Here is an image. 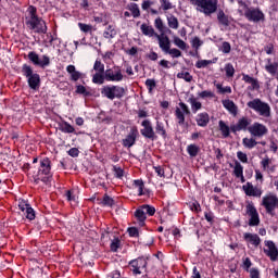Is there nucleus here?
Listing matches in <instances>:
<instances>
[{
    "label": "nucleus",
    "mask_w": 278,
    "mask_h": 278,
    "mask_svg": "<svg viewBox=\"0 0 278 278\" xmlns=\"http://www.w3.org/2000/svg\"><path fill=\"white\" fill-rule=\"evenodd\" d=\"M156 134H160V136H166V130L160 122L156 123Z\"/></svg>",
    "instance_id": "nucleus-59"
},
{
    "label": "nucleus",
    "mask_w": 278,
    "mask_h": 278,
    "mask_svg": "<svg viewBox=\"0 0 278 278\" xmlns=\"http://www.w3.org/2000/svg\"><path fill=\"white\" fill-rule=\"evenodd\" d=\"M243 190L248 197H262V190L257 187H253L251 182L243 185Z\"/></svg>",
    "instance_id": "nucleus-17"
},
{
    "label": "nucleus",
    "mask_w": 278,
    "mask_h": 278,
    "mask_svg": "<svg viewBox=\"0 0 278 278\" xmlns=\"http://www.w3.org/2000/svg\"><path fill=\"white\" fill-rule=\"evenodd\" d=\"M155 38L159 40V47L166 53L168 49L170 48V39H168V36L162 34V35H155Z\"/></svg>",
    "instance_id": "nucleus-18"
},
{
    "label": "nucleus",
    "mask_w": 278,
    "mask_h": 278,
    "mask_svg": "<svg viewBox=\"0 0 278 278\" xmlns=\"http://www.w3.org/2000/svg\"><path fill=\"white\" fill-rule=\"evenodd\" d=\"M78 27H79L80 31H84L85 34H88V31H92V25L79 23Z\"/></svg>",
    "instance_id": "nucleus-52"
},
{
    "label": "nucleus",
    "mask_w": 278,
    "mask_h": 278,
    "mask_svg": "<svg viewBox=\"0 0 278 278\" xmlns=\"http://www.w3.org/2000/svg\"><path fill=\"white\" fill-rule=\"evenodd\" d=\"M26 25H28L29 29H34L37 34H47V24L40 17L28 20Z\"/></svg>",
    "instance_id": "nucleus-7"
},
{
    "label": "nucleus",
    "mask_w": 278,
    "mask_h": 278,
    "mask_svg": "<svg viewBox=\"0 0 278 278\" xmlns=\"http://www.w3.org/2000/svg\"><path fill=\"white\" fill-rule=\"evenodd\" d=\"M61 131H63L64 134H73V132H75V128L71 124L65 122L61 126Z\"/></svg>",
    "instance_id": "nucleus-39"
},
{
    "label": "nucleus",
    "mask_w": 278,
    "mask_h": 278,
    "mask_svg": "<svg viewBox=\"0 0 278 278\" xmlns=\"http://www.w3.org/2000/svg\"><path fill=\"white\" fill-rule=\"evenodd\" d=\"M251 125V122L247 117H242L236 125L230 127L231 131L236 134L237 131H244Z\"/></svg>",
    "instance_id": "nucleus-16"
},
{
    "label": "nucleus",
    "mask_w": 278,
    "mask_h": 278,
    "mask_svg": "<svg viewBox=\"0 0 278 278\" xmlns=\"http://www.w3.org/2000/svg\"><path fill=\"white\" fill-rule=\"evenodd\" d=\"M174 45H176V47H178L179 49H186V41L179 37L174 38Z\"/></svg>",
    "instance_id": "nucleus-48"
},
{
    "label": "nucleus",
    "mask_w": 278,
    "mask_h": 278,
    "mask_svg": "<svg viewBox=\"0 0 278 278\" xmlns=\"http://www.w3.org/2000/svg\"><path fill=\"white\" fill-rule=\"evenodd\" d=\"M195 5L197 12H201L205 16H212L218 10V0H191Z\"/></svg>",
    "instance_id": "nucleus-1"
},
{
    "label": "nucleus",
    "mask_w": 278,
    "mask_h": 278,
    "mask_svg": "<svg viewBox=\"0 0 278 278\" xmlns=\"http://www.w3.org/2000/svg\"><path fill=\"white\" fill-rule=\"evenodd\" d=\"M200 99H214V92L211 90H204L198 94Z\"/></svg>",
    "instance_id": "nucleus-45"
},
{
    "label": "nucleus",
    "mask_w": 278,
    "mask_h": 278,
    "mask_svg": "<svg viewBox=\"0 0 278 278\" xmlns=\"http://www.w3.org/2000/svg\"><path fill=\"white\" fill-rule=\"evenodd\" d=\"M244 167H242V164L240 163H236L235 164V169H233V174H235V177H238L239 179H241L242 184H244Z\"/></svg>",
    "instance_id": "nucleus-26"
},
{
    "label": "nucleus",
    "mask_w": 278,
    "mask_h": 278,
    "mask_svg": "<svg viewBox=\"0 0 278 278\" xmlns=\"http://www.w3.org/2000/svg\"><path fill=\"white\" fill-rule=\"evenodd\" d=\"M134 186L137 188L139 197H142L144 190V182L142 180H134Z\"/></svg>",
    "instance_id": "nucleus-37"
},
{
    "label": "nucleus",
    "mask_w": 278,
    "mask_h": 278,
    "mask_svg": "<svg viewBox=\"0 0 278 278\" xmlns=\"http://www.w3.org/2000/svg\"><path fill=\"white\" fill-rule=\"evenodd\" d=\"M243 81H245V84H251V89L252 90H257L260 89V83L257 81V79L247 75V74H243Z\"/></svg>",
    "instance_id": "nucleus-24"
},
{
    "label": "nucleus",
    "mask_w": 278,
    "mask_h": 278,
    "mask_svg": "<svg viewBox=\"0 0 278 278\" xmlns=\"http://www.w3.org/2000/svg\"><path fill=\"white\" fill-rule=\"evenodd\" d=\"M189 102H190V104H191V110H192V112H193L194 114H197V112H199V110H201V108H202L201 102L197 101L195 98H190V99H189Z\"/></svg>",
    "instance_id": "nucleus-31"
},
{
    "label": "nucleus",
    "mask_w": 278,
    "mask_h": 278,
    "mask_svg": "<svg viewBox=\"0 0 278 278\" xmlns=\"http://www.w3.org/2000/svg\"><path fill=\"white\" fill-rule=\"evenodd\" d=\"M105 79L106 81H123V73L121 72V70H106Z\"/></svg>",
    "instance_id": "nucleus-15"
},
{
    "label": "nucleus",
    "mask_w": 278,
    "mask_h": 278,
    "mask_svg": "<svg viewBox=\"0 0 278 278\" xmlns=\"http://www.w3.org/2000/svg\"><path fill=\"white\" fill-rule=\"evenodd\" d=\"M243 240H245V242H248V244H252V247H254V249H257V247H260V244H262V239L260 238V236H257L255 233H251V232H244Z\"/></svg>",
    "instance_id": "nucleus-14"
},
{
    "label": "nucleus",
    "mask_w": 278,
    "mask_h": 278,
    "mask_svg": "<svg viewBox=\"0 0 278 278\" xmlns=\"http://www.w3.org/2000/svg\"><path fill=\"white\" fill-rule=\"evenodd\" d=\"M49 64H51V60L47 55H43L42 60L39 61V66H41V68H45V66H49Z\"/></svg>",
    "instance_id": "nucleus-55"
},
{
    "label": "nucleus",
    "mask_w": 278,
    "mask_h": 278,
    "mask_svg": "<svg viewBox=\"0 0 278 278\" xmlns=\"http://www.w3.org/2000/svg\"><path fill=\"white\" fill-rule=\"evenodd\" d=\"M141 31L144 36H150V38H152V36H155V29H153V27L147 25V24H142L141 25Z\"/></svg>",
    "instance_id": "nucleus-29"
},
{
    "label": "nucleus",
    "mask_w": 278,
    "mask_h": 278,
    "mask_svg": "<svg viewBox=\"0 0 278 278\" xmlns=\"http://www.w3.org/2000/svg\"><path fill=\"white\" fill-rule=\"evenodd\" d=\"M256 146H257V141H255V139L243 138V147H245V149H253Z\"/></svg>",
    "instance_id": "nucleus-32"
},
{
    "label": "nucleus",
    "mask_w": 278,
    "mask_h": 278,
    "mask_svg": "<svg viewBox=\"0 0 278 278\" xmlns=\"http://www.w3.org/2000/svg\"><path fill=\"white\" fill-rule=\"evenodd\" d=\"M138 136V130L132 129L130 134L123 140L124 147H134L136 144V137Z\"/></svg>",
    "instance_id": "nucleus-19"
},
{
    "label": "nucleus",
    "mask_w": 278,
    "mask_h": 278,
    "mask_svg": "<svg viewBox=\"0 0 278 278\" xmlns=\"http://www.w3.org/2000/svg\"><path fill=\"white\" fill-rule=\"evenodd\" d=\"M217 20L222 25H229V18L225 16V12L219 11L217 14Z\"/></svg>",
    "instance_id": "nucleus-41"
},
{
    "label": "nucleus",
    "mask_w": 278,
    "mask_h": 278,
    "mask_svg": "<svg viewBox=\"0 0 278 278\" xmlns=\"http://www.w3.org/2000/svg\"><path fill=\"white\" fill-rule=\"evenodd\" d=\"M219 131H222L224 138H229V126L223 121H219Z\"/></svg>",
    "instance_id": "nucleus-33"
},
{
    "label": "nucleus",
    "mask_w": 278,
    "mask_h": 278,
    "mask_svg": "<svg viewBox=\"0 0 278 278\" xmlns=\"http://www.w3.org/2000/svg\"><path fill=\"white\" fill-rule=\"evenodd\" d=\"M101 94L106 97V99L114 101V99H122V97H125V88L121 86H104L101 89Z\"/></svg>",
    "instance_id": "nucleus-4"
},
{
    "label": "nucleus",
    "mask_w": 278,
    "mask_h": 278,
    "mask_svg": "<svg viewBox=\"0 0 278 278\" xmlns=\"http://www.w3.org/2000/svg\"><path fill=\"white\" fill-rule=\"evenodd\" d=\"M93 71L103 74L105 73V65L101 63V61L97 60L93 64Z\"/></svg>",
    "instance_id": "nucleus-36"
},
{
    "label": "nucleus",
    "mask_w": 278,
    "mask_h": 278,
    "mask_svg": "<svg viewBox=\"0 0 278 278\" xmlns=\"http://www.w3.org/2000/svg\"><path fill=\"white\" fill-rule=\"evenodd\" d=\"M226 75L227 77H233V74L236 73V70L233 68V65L231 64H226L225 66Z\"/></svg>",
    "instance_id": "nucleus-49"
},
{
    "label": "nucleus",
    "mask_w": 278,
    "mask_h": 278,
    "mask_svg": "<svg viewBox=\"0 0 278 278\" xmlns=\"http://www.w3.org/2000/svg\"><path fill=\"white\" fill-rule=\"evenodd\" d=\"M22 73L24 77H27L28 86L31 88V90H38V88H40V75L34 74L31 66L27 64L23 65Z\"/></svg>",
    "instance_id": "nucleus-3"
},
{
    "label": "nucleus",
    "mask_w": 278,
    "mask_h": 278,
    "mask_svg": "<svg viewBox=\"0 0 278 278\" xmlns=\"http://www.w3.org/2000/svg\"><path fill=\"white\" fill-rule=\"evenodd\" d=\"M154 25L159 31H164V22H162V18L157 17L154 22Z\"/></svg>",
    "instance_id": "nucleus-58"
},
{
    "label": "nucleus",
    "mask_w": 278,
    "mask_h": 278,
    "mask_svg": "<svg viewBox=\"0 0 278 278\" xmlns=\"http://www.w3.org/2000/svg\"><path fill=\"white\" fill-rule=\"evenodd\" d=\"M28 60H30V62H33V64H35L36 66H39L40 64V56H38L36 52H29Z\"/></svg>",
    "instance_id": "nucleus-38"
},
{
    "label": "nucleus",
    "mask_w": 278,
    "mask_h": 278,
    "mask_svg": "<svg viewBox=\"0 0 278 278\" xmlns=\"http://www.w3.org/2000/svg\"><path fill=\"white\" fill-rule=\"evenodd\" d=\"M187 151L191 157H197V155H199V147H197V144L188 146Z\"/></svg>",
    "instance_id": "nucleus-35"
},
{
    "label": "nucleus",
    "mask_w": 278,
    "mask_h": 278,
    "mask_svg": "<svg viewBox=\"0 0 278 278\" xmlns=\"http://www.w3.org/2000/svg\"><path fill=\"white\" fill-rule=\"evenodd\" d=\"M178 79H185V81H192V75L188 72H180L177 74Z\"/></svg>",
    "instance_id": "nucleus-40"
},
{
    "label": "nucleus",
    "mask_w": 278,
    "mask_h": 278,
    "mask_svg": "<svg viewBox=\"0 0 278 278\" xmlns=\"http://www.w3.org/2000/svg\"><path fill=\"white\" fill-rule=\"evenodd\" d=\"M103 37L106 40H112V38L116 37V29L114 28V26L110 25L106 27V29L103 33Z\"/></svg>",
    "instance_id": "nucleus-27"
},
{
    "label": "nucleus",
    "mask_w": 278,
    "mask_h": 278,
    "mask_svg": "<svg viewBox=\"0 0 278 278\" xmlns=\"http://www.w3.org/2000/svg\"><path fill=\"white\" fill-rule=\"evenodd\" d=\"M219 94H231V87L229 86H226V87H223V85L220 84H215Z\"/></svg>",
    "instance_id": "nucleus-34"
},
{
    "label": "nucleus",
    "mask_w": 278,
    "mask_h": 278,
    "mask_svg": "<svg viewBox=\"0 0 278 278\" xmlns=\"http://www.w3.org/2000/svg\"><path fill=\"white\" fill-rule=\"evenodd\" d=\"M248 108H250V110H254V112L260 114V116H264L265 118L270 116V105L264 101H261L260 98L249 101Z\"/></svg>",
    "instance_id": "nucleus-2"
},
{
    "label": "nucleus",
    "mask_w": 278,
    "mask_h": 278,
    "mask_svg": "<svg viewBox=\"0 0 278 278\" xmlns=\"http://www.w3.org/2000/svg\"><path fill=\"white\" fill-rule=\"evenodd\" d=\"M265 247H267V249H264V253L267 255V257L270 258L271 262H277L278 250L275 242L265 241Z\"/></svg>",
    "instance_id": "nucleus-11"
},
{
    "label": "nucleus",
    "mask_w": 278,
    "mask_h": 278,
    "mask_svg": "<svg viewBox=\"0 0 278 278\" xmlns=\"http://www.w3.org/2000/svg\"><path fill=\"white\" fill-rule=\"evenodd\" d=\"M18 207L22 212H25L30 206H29V203H27V201L21 200L18 203Z\"/></svg>",
    "instance_id": "nucleus-61"
},
{
    "label": "nucleus",
    "mask_w": 278,
    "mask_h": 278,
    "mask_svg": "<svg viewBox=\"0 0 278 278\" xmlns=\"http://www.w3.org/2000/svg\"><path fill=\"white\" fill-rule=\"evenodd\" d=\"M201 45H203V41H201V39H199L198 37L193 38V40H192L193 49H199V47H201Z\"/></svg>",
    "instance_id": "nucleus-63"
},
{
    "label": "nucleus",
    "mask_w": 278,
    "mask_h": 278,
    "mask_svg": "<svg viewBox=\"0 0 278 278\" xmlns=\"http://www.w3.org/2000/svg\"><path fill=\"white\" fill-rule=\"evenodd\" d=\"M113 170H114V175H115V177H117V179H123V175H125V172L123 170V168H121L118 166H114Z\"/></svg>",
    "instance_id": "nucleus-51"
},
{
    "label": "nucleus",
    "mask_w": 278,
    "mask_h": 278,
    "mask_svg": "<svg viewBox=\"0 0 278 278\" xmlns=\"http://www.w3.org/2000/svg\"><path fill=\"white\" fill-rule=\"evenodd\" d=\"M146 86L149 88V91L151 92L153 88H155V80L154 79H147Z\"/></svg>",
    "instance_id": "nucleus-62"
},
{
    "label": "nucleus",
    "mask_w": 278,
    "mask_h": 278,
    "mask_svg": "<svg viewBox=\"0 0 278 278\" xmlns=\"http://www.w3.org/2000/svg\"><path fill=\"white\" fill-rule=\"evenodd\" d=\"M118 247H121V240L114 239L111 243V251L116 253L118 251Z\"/></svg>",
    "instance_id": "nucleus-57"
},
{
    "label": "nucleus",
    "mask_w": 278,
    "mask_h": 278,
    "mask_svg": "<svg viewBox=\"0 0 278 278\" xmlns=\"http://www.w3.org/2000/svg\"><path fill=\"white\" fill-rule=\"evenodd\" d=\"M222 51H223V53H230L231 45L229 42H227V41L223 42Z\"/></svg>",
    "instance_id": "nucleus-60"
},
{
    "label": "nucleus",
    "mask_w": 278,
    "mask_h": 278,
    "mask_svg": "<svg viewBox=\"0 0 278 278\" xmlns=\"http://www.w3.org/2000/svg\"><path fill=\"white\" fill-rule=\"evenodd\" d=\"M24 214H26V218H28V220H34V218H36V212L31 206H28Z\"/></svg>",
    "instance_id": "nucleus-44"
},
{
    "label": "nucleus",
    "mask_w": 278,
    "mask_h": 278,
    "mask_svg": "<svg viewBox=\"0 0 278 278\" xmlns=\"http://www.w3.org/2000/svg\"><path fill=\"white\" fill-rule=\"evenodd\" d=\"M223 105L230 114H238V106H236V103L231 100H224Z\"/></svg>",
    "instance_id": "nucleus-25"
},
{
    "label": "nucleus",
    "mask_w": 278,
    "mask_h": 278,
    "mask_svg": "<svg viewBox=\"0 0 278 278\" xmlns=\"http://www.w3.org/2000/svg\"><path fill=\"white\" fill-rule=\"evenodd\" d=\"M184 114H190V109H188V105L186 103L180 102L179 108L176 109V117L178 119L179 125H184L186 122V117Z\"/></svg>",
    "instance_id": "nucleus-13"
},
{
    "label": "nucleus",
    "mask_w": 278,
    "mask_h": 278,
    "mask_svg": "<svg viewBox=\"0 0 278 278\" xmlns=\"http://www.w3.org/2000/svg\"><path fill=\"white\" fill-rule=\"evenodd\" d=\"M210 64H214L212 60H200L197 62V68H205V66H210Z\"/></svg>",
    "instance_id": "nucleus-42"
},
{
    "label": "nucleus",
    "mask_w": 278,
    "mask_h": 278,
    "mask_svg": "<svg viewBox=\"0 0 278 278\" xmlns=\"http://www.w3.org/2000/svg\"><path fill=\"white\" fill-rule=\"evenodd\" d=\"M250 277L251 278H260V270H257L256 268L250 269Z\"/></svg>",
    "instance_id": "nucleus-64"
},
{
    "label": "nucleus",
    "mask_w": 278,
    "mask_h": 278,
    "mask_svg": "<svg viewBox=\"0 0 278 278\" xmlns=\"http://www.w3.org/2000/svg\"><path fill=\"white\" fill-rule=\"evenodd\" d=\"M102 205H106L108 207H112L114 205V199H112L110 195H104L102 200Z\"/></svg>",
    "instance_id": "nucleus-50"
},
{
    "label": "nucleus",
    "mask_w": 278,
    "mask_h": 278,
    "mask_svg": "<svg viewBox=\"0 0 278 278\" xmlns=\"http://www.w3.org/2000/svg\"><path fill=\"white\" fill-rule=\"evenodd\" d=\"M135 216L137 218V220H139L140 225H144V220H147V214L144 212V208H138L136 212H135Z\"/></svg>",
    "instance_id": "nucleus-28"
},
{
    "label": "nucleus",
    "mask_w": 278,
    "mask_h": 278,
    "mask_svg": "<svg viewBox=\"0 0 278 278\" xmlns=\"http://www.w3.org/2000/svg\"><path fill=\"white\" fill-rule=\"evenodd\" d=\"M130 12H131L134 18H137V16H140V9H138V4H132L130 7Z\"/></svg>",
    "instance_id": "nucleus-56"
},
{
    "label": "nucleus",
    "mask_w": 278,
    "mask_h": 278,
    "mask_svg": "<svg viewBox=\"0 0 278 278\" xmlns=\"http://www.w3.org/2000/svg\"><path fill=\"white\" fill-rule=\"evenodd\" d=\"M207 123H210V115L207 113H201L197 117V124L199 127H206Z\"/></svg>",
    "instance_id": "nucleus-23"
},
{
    "label": "nucleus",
    "mask_w": 278,
    "mask_h": 278,
    "mask_svg": "<svg viewBox=\"0 0 278 278\" xmlns=\"http://www.w3.org/2000/svg\"><path fill=\"white\" fill-rule=\"evenodd\" d=\"M141 207L146 212V214H149V216H153V214H155V207H153L151 205L146 204Z\"/></svg>",
    "instance_id": "nucleus-53"
},
{
    "label": "nucleus",
    "mask_w": 278,
    "mask_h": 278,
    "mask_svg": "<svg viewBox=\"0 0 278 278\" xmlns=\"http://www.w3.org/2000/svg\"><path fill=\"white\" fill-rule=\"evenodd\" d=\"M247 214L250 216V227H257V225H260V214L257 213V208H255L253 204H248Z\"/></svg>",
    "instance_id": "nucleus-9"
},
{
    "label": "nucleus",
    "mask_w": 278,
    "mask_h": 278,
    "mask_svg": "<svg viewBox=\"0 0 278 278\" xmlns=\"http://www.w3.org/2000/svg\"><path fill=\"white\" fill-rule=\"evenodd\" d=\"M165 53H168L172 55V58H181V51H179L177 48L168 49Z\"/></svg>",
    "instance_id": "nucleus-47"
},
{
    "label": "nucleus",
    "mask_w": 278,
    "mask_h": 278,
    "mask_svg": "<svg viewBox=\"0 0 278 278\" xmlns=\"http://www.w3.org/2000/svg\"><path fill=\"white\" fill-rule=\"evenodd\" d=\"M130 266L134 268L132 273L135 275H142L147 273V258L139 257L130 262Z\"/></svg>",
    "instance_id": "nucleus-8"
},
{
    "label": "nucleus",
    "mask_w": 278,
    "mask_h": 278,
    "mask_svg": "<svg viewBox=\"0 0 278 278\" xmlns=\"http://www.w3.org/2000/svg\"><path fill=\"white\" fill-rule=\"evenodd\" d=\"M244 16L248 18V21H252L253 23H260V21H264V13L257 9L247 8Z\"/></svg>",
    "instance_id": "nucleus-10"
},
{
    "label": "nucleus",
    "mask_w": 278,
    "mask_h": 278,
    "mask_svg": "<svg viewBox=\"0 0 278 278\" xmlns=\"http://www.w3.org/2000/svg\"><path fill=\"white\" fill-rule=\"evenodd\" d=\"M49 173H51V161H49V159H43L40 163L38 177L41 175H49Z\"/></svg>",
    "instance_id": "nucleus-20"
},
{
    "label": "nucleus",
    "mask_w": 278,
    "mask_h": 278,
    "mask_svg": "<svg viewBox=\"0 0 278 278\" xmlns=\"http://www.w3.org/2000/svg\"><path fill=\"white\" fill-rule=\"evenodd\" d=\"M263 207H265L266 213L273 216L275 214V210L278 207V198L275 193H268L263 197L262 203Z\"/></svg>",
    "instance_id": "nucleus-5"
},
{
    "label": "nucleus",
    "mask_w": 278,
    "mask_h": 278,
    "mask_svg": "<svg viewBox=\"0 0 278 278\" xmlns=\"http://www.w3.org/2000/svg\"><path fill=\"white\" fill-rule=\"evenodd\" d=\"M237 157L243 164H247V162H249V157L247 156V153H244V152H241V151L237 152Z\"/></svg>",
    "instance_id": "nucleus-54"
},
{
    "label": "nucleus",
    "mask_w": 278,
    "mask_h": 278,
    "mask_svg": "<svg viewBox=\"0 0 278 278\" xmlns=\"http://www.w3.org/2000/svg\"><path fill=\"white\" fill-rule=\"evenodd\" d=\"M93 84H103L105 81V78L103 77V74L101 73H96L92 77Z\"/></svg>",
    "instance_id": "nucleus-43"
},
{
    "label": "nucleus",
    "mask_w": 278,
    "mask_h": 278,
    "mask_svg": "<svg viewBox=\"0 0 278 278\" xmlns=\"http://www.w3.org/2000/svg\"><path fill=\"white\" fill-rule=\"evenodd\" d=\"M160 3H161V10H164V11L173 10V3H170V1H168V0H161Z\"/></svg>",
    "instance_id": "nucleus-46"
},
{
    "label": "nucleus",
    "mask_w": 278,
    "mask_h": 278,
    "mask_svg": "<svg viewBox=\"0 0 278 278\" xmlns=\"http://www.w3.org/2000/svg\"><path fill=\"white\" fill-rule=\"evenodd\" d=\"M167 23L170 29H179V20H177V17H175L174 15L167 17Z\"/></svg>",
    "instance_id": "nucleus-30"
},
{
    "label": "nucleus",
    "mask_w": 278,
    "mask_h": 278,
    "mask_svg": "<svg viewBox=\"0 0 278 278\" xmlns=\"http://www.w3.org/2000/svg\"><path fill=\"white\" fill-rule=\"evenodd\" d=\"M249 134L254 138H264L268 134V128L264 124L254 123L248 127Z\"/></svg>",
    "instance_id": "nucleus-6"
},
{
    "label": "nucleus",
    "mask_w": 278,
    "mask_h": 278,
    "mask_svg": "<svg viewBox=\"0 0 278 278\" xmlns=\"http://www.w3.org/2000/svg\"><path fill=\"white\" fill-rule=\"evenodd\" d=\"M265 71L275 77V75H278V64L270 62V59H268L267 64L265 65Z\"/></svg>",
    "instance_id": "nucleus-21"
},
{
    "label": "nucleus",
    "mask_w": 278,
    "mask_h": 278,
    "mask_svg": "<svg viewBox=\"0 0 278 278\" xmlns=\"http://www.w3.org/2000/svg\"><path fill=\"white\" fill-rule=\"evenodd\" d=\"M67 73L71 75L72 81H78V79L81 77V74L77 72L75 68V65H68L66 67Z\"/></svg>",
    "instance_id": "nucleus-22"
},
{
    "label": "nucleus",
    "mask_w": 278,
    "mask_h": 278,
    "mask_svg": "<svg viewBox=\"0 0 278 278\" xmlns=\"http://www.w3.org/2000/svg\"><path fill=\"white\" fill-rule=\"evenodd\" d=\"M141 125L143 127V129H141V136L153 140L155 138V131H153V126H151V122L149 119H146L142 122Z\"/></svg>",
    "instance_id": "nucleus-12"
}]
</instances>
